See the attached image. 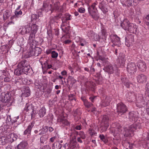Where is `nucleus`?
<instances>
[{
  "mask_svg": "<svg viewBox=\"0 0 149 149\" xmlns=\"http://www.w3.org/2000/svg\"><path fill=\"white\" fill-rule=\"evenodd\" d=\"M126 96L127 100L130 102L134 101L136 100L137 105L140 107H145V102L149 99V96L145 95L144 96L142 94H139L136 98L134 94L130 92L127 93Z\"/></svg>",
  "mask_w": 149,
  "mask_h": 149,
  "instance_id": "f257e3e1",
  "label": "nucleus"
},
{
  "mask_svg": "<svg viewBox=\"0 0 149 149\" xmlns=\"http://www.w3.org/2000/svg\"><path fill=\"white\" fill-rule=\"evenodd\" d=\"M120 26L124 30L130 33H136L137 26L135 24L130 23L127 19H125L120 23Z\"/></svg>",
  "mask_w": 149,
  "mask_h": 149,
  "instance_id": "f03ea898",
  "label": "nucleus"
},
{
  "mask_svg": "<svg viewBox=\"0 0 149 149\" xmlns=\"http://www.w3.org/2000/svg\"><path fill=\"white\" fill-rule=\"evenodd\" d=\"M0 102L1 104H4L8 107L11 105L12 100L11 93L2 92L0 95Z\"/></svg>",
  "mask_w": 149,
  "mask_h": 149,
  "instance_id": "7ed1b4c3",
  "label": "nucleus"
},
{
  "mask_svg": "<svg viewBox=\"0 0 149 149\" xmlns=\"http://www.w3.org/2000/svg\"><path fill=\"white\" fill-rule=\"evenodd\" d=\"M139 128V125L136 124H134L129 127L128 129L125 128L124 129L123 134L125 137L132 136L135 130Z\"/></svg>",
  "mask_w": 149,
  "mask_h": 149,
  "instance_id": "20e7f679",
  "label": "nucleus"
},
{
  "mask_svg": "<svg viewBox=\"0 0 149 149\" xmlns=\"http://www.w3.org/2000/svg\"><path fill=\"white\" fill-rule=\"evenodd\" d=\"M97 2H95L93 3L91 6L88 8L89 13L92 17L95 20H97L99 18L97 14V10L95 6L97 4Z\"/></svg>",
  "mask_w": 149,
  "mask_h": 149,
  "instance_id": "39448f33",
  "label": "nucleus"
},
{
  "mask_svg": "<svg viewBox=\"0 0 149 149\" xmlns=\"http://www.w3.org/2000/svg\"><path fill=\"white\" fill-rule=\"evenodd\" d=\"M111 39L113 44L112 46L114 47L115 46L120 47L121 42L120 38L116 35H112L111 36Z\"/></svg>",
  "mask_w": 149,
  "mask_h": 149,
  "instance_id": "423d86ee",
  "label": "nucleus"
},
{
  "mask_svg": "<svg viewBox=\"0 0 149 149\" xmlns=\"http://www.w3.org/2000/svg\"><path fill=\"white\" fill-rule=\"evenodd\" d=\"M117 112L118 114L122 115L127 111V108L125 105L123 103H119L117 105Z\"/></svg>",
  "mask_w": 149,
  "mask_h": 149,
  "instance_id": "0eeeda50",
  "label": "nucleus"
},
{
  "mask_svg": "<svg viewBox=\"0 0 149 149\" xmlns=\"http://www.w3.org/2000/svg\"><path fill=\"white\" fill-rule=\"evenodd\" d=\"M127 72L131 74H134L137 70L136 66L134 63L131 62L129 63L127 67Z\"/></svg>",
  "mask_w": 149,
  "mask_h": 149,
  "instance_id": "6e6552de",
  "label": "nucleus"
},
{
  "mask_svg": "<svg viewBox=\"0 0 149 149\" xmlns=\"http://www.w3.org/2000/svg\"><path fill=\"white\" fill-rule=\"evenodd\" d=\"M67 143L63 140H61L60 142L56 141L53 144L52 149H61L62 146L65 148Z\"/></svg>",
  "mask_w": 149,
  "mask_h": 149,
  "instance_id": "1a4fd4ad",
  "label": "nucleus"
},
{
  "mask_svg": "<svg viewBox=\"0 0 149 149\" xmlns=\"http://www.w3.org/2000/svg\"><path fill=\"white\" fill-rule=\"evenodd\" d=\"M35 47H33L32 50H31L30 52V55L31 56H37L40 54H41L42 49L41 48L38 47H36L34 46Z\"/></svg>",
  "mask_w": 149,
  "mask_h": 149,
  "instance_id": "9d476101",
  "label": "nucleus"
},
{
  "mask_svg": "<svg viewBox=\"0 0 149 149\" xmlns=\"http://www.w3.org/2000/svg\"><path fill=\"white\" fill-rule=\"evenodd\" d=\"M52 6L51 4H49L48 1H45L43 3L42 8H41L43 10L47 12L50 11V13H52Z\"/></svg>",
  "mask_w": 149,
  "mask_h": 149,
  "instance_id": "9b49d317",
  "label": "nucleus"
},
{
  "mask_svg": "<svg viewBox=\"0 0 149 149\" xmlns=\"http://www.w3.org/2000/svg\"><path fill=\"white\" fill-rule=\"evenodd\" d=\"M137 66L139 70L142 72L145 71L146 69V64L144 61H139L137 63Z\"/></svg>",
  "mask_w": 149,
  "mask_h": 149,
  "instance_id": "f8f14e48",
  "label": "nucleus"
},
{
  "mask_svg": "<svg viewBox=\"0 0 149 149\" xmlns=\"http://www.w3.org/2000/svg\"><path fill=\"white\" fill-rule=\"evenodd\" d=\"M99 7L104 13L108 12L107 5L103 1L100 3Z\"/></svg>",
  "mask_w": 149,
  "mask_h": 149,
  "instance_id": "ddd939ff",
  "label": "nucleus"
},
{
  "mask_svg": "<svg viewBox=\"0 0 149 149\" xmlns=\"http://www.w3.org/2000/svg\"><path fill=\"white\" fill-rule=\"evenodd\" d=\"M125 45L128 47L130 43H132L134 41V36L132 34H130L125 37Z\"/></svg>",
  "mask_w": 149,
  "mask_h": 149,
  "instance_id": "4468645a",
  "label": "nucleus"
},
{
  "mask_svg": "<svg viewBox=\"0 0 149 149\" xmlns=\"http://www.w3.org/2000/svg\"><path fill=\"white\" fill-rule=\"evenodd\" d=\"M137 81L140 83H145L147 81V78L144 74H141L138 75L136 77Z\"/></svg>",
  "mask_w": 149,
  "mask_h": 149,
  "instance_id": "2eb2a0df",
  "label": "nucleus"
},
{
  "mask_svg": "<svg viewBox=\"0 0 149 149\" xmlns=\"http://www.w3.org/2000/svg\"><path fill=\"white\" fill-rule=\"evenodd\" d=\"M24 110L26 111L27 112L29 111H31V117H33L34 116L36 112H35V113H34L35 111L33 110V109L29 104H26L24 108Z\"/></svg>",
  "mask_w": 149,
  "mask_h": 149,
  "instance_id": "dca6fc26",
  "label": "nucleus"
},
{
  "mask_svg": "<svg viewBox=\"0 0 149 149\" xmlns=\"http://www.w3.org/2000/svg\"><path fill=\"white\" fill-rule=\"evenodd\" d=\"M28 144L26 141H22L17 146L15 149H27Z\"/></svg>",
  "mask_w": 149,
  "mask_h": 149,
  "instance_id": "f3484780",
  "label": "nucleus"
},
{
  "mask_svg": "<svg viewBox=\"0 0 149 149\" xmlns=\"http://www.w3.org/2000/svg\"><path fill=\"white\" fill-rule=\"evenodd\" d=\"M17 136L16 134L14 133H11L7 136V138L8 141L12 142L17 140Z\"/></svg>",
  "mask_w": 149,
  "mask_h": 149,
  "instance_id": "a211bd4d",
  "label": "nucleus"
},
{
  "mask_svg": "<svg viewBox=\"0 0 149 149\" xmlns=\"http://www.w3.org/2000/svg\"><path fill=\"white\" fill-rule=\"evenodd\" d=\"M118 71L117 68L116 67H113L112 65H109L107 66L106 68V71L109 73H113L114 71Z\"/></svg>",
  "mask_w": 149,
  "mask_h": 149,
  "instance_id": "6ab92c4d",
  "label": "nucleus"
},
{
  "mask_svg": "<svg viewBox=\"0 0 149 149\" xmlns=\"http://www.w3.org/2000/svg\"><path fill=\"white\" fill-rule=\"evenodd\" d=\"M34 124L35 122H32L28 126L27 129L24 131V134L26 135L30 134L31 133V130L33 127Z\"/></svg>",
  "mask_w": 149,
  "mask_h": 149,
  "instance_id": "aec40b11",
  "label": "nucleus"
},
{
  "mask_svg": "<svg viewBox=\"0 0 149 149\" xmlns=\"http://www.w3.org/2000/svg\"><path fill=\"white\" fill-rule=\"evenodd\" d=\"M30 95V91L29 87H25L23 89L22 95L25 97H28Z\"/></svg>",
  "mask_w": 149,
  "mask_h": 149,
  "instance_id": "412c9836",
  "label": "nucleus"
},
{
  "mask_svg": "<svg viewBox=\"0 0 149 149\" xmlns=\"http://www.w3.org/2000/svg\"><path fill=\"white\" fill-rule=\"evenodd\" d=\"M23 70L29 65V62L26 60L22 61L18 64Z\"/></svg>",
  "mask_w": 149,
  "mask_h": 149,
  "instance_id": "4be33fe9",
  "label": "nucleus"
},
{
  "mask_svg": "<svg viewBox=\"0 0 149 149\" xmlns=\"http://www.w3.org/2000/svg\"><path fill=\"white\" fill-rule=\"evenodd\" d=\"M119 59V63L120 66H123L126 61L125 54H120Z\"/></svg>",
  "mask_w": 149,
  "mask_h": 149,
  "instance_id": "5701e85b",
  "label": "nucleus"
},
{
  "mask_svg": "<svg viewBox=\"0 0 149 149\" xmlns=\"http://www.w3.org/2000/svg\"><path fill=\"white\" fill-rule=\"evenodd\" d=\"M32 29L31 26H24L22 28V33L23 34L29 33L30 32H31Z\"/></svg>",
  "mask_w": 149,
  "mask_h": 149,
  "instance_id": "b1692460",
  "label": "nucleus"
},
{
  "mask_svg": "<svg viewBox=\"0 0 149 149\" xmlns=\"http://www.w3.org/2000/svg\"><path fill=\"white\" fill-rule=\"evenodd\" d=\"M109 118L107 115H104L102 117V124H108L109 125Z\"/></svg>",
  "mask_w": 149,
  "mask_h": 149,
  "instance_id": "393cba45",
  "label": "nucleus"
},
{
  "mask_svg": "<svg viewBox=\"0 0 149 149\" xmlns=\"http://www.w3.org/2000/svg\"><path fill=\"white\" fill-rule=\"evenodd\" d=\"M23 70L24 72V74H26L27 75L29 74H30L31 73L32 74V72H33V70L32 68L31 67L30 64L29 65L23 69Z\"/></svg>",
  "mask_w": 149,
  "mask_h": 149,
  "instance_id": "a878e982",
  "label": "nucleus"
},
{
  "mask_svg": "<svg viewBox=\"0 0 149 149\" xmlns=\"http://www.w3.org/2000/svg\"><path fill=\"white\" fill-rule=\"evenodd\" d=\"M14 73L17 75H20L24 74L23 70L19 66L17 65V68L15 70Z\"/></svg>",
  "mask_w": 149,
  "mask_h": 149,
  "instance_id": "bb28decb",
  "label": "nucleus"
},
{
  "mask_svg": "<svg viewBox=\"0 0 149 149\" xmlns=\"http://www.w3.org/2000/svg\"><path fill=\"white\" fill-rule=\"evenodd\" d=\"M71 15L70 14L66 13L65 15V16L62 17L61 21L63 23H65L67 21L71 20Z\"/></svg>",
  "mask_w": 149,
  "mask_h": 149,
  "instance_id": "cd10ccee",
  "label": "nucleus"
},
{
  "mask_svg": "<svg viewBox=\"0 0 149 149\" xmlns=\"http://www.w3.org/2000/svg\"><path fill=\"white\" fill-rule=\"evenodd\" d=\"M136 117V112L132 111L129 113V118L130 120L135 121Z\"/></svg>",
  "mask_w": 149,
  "mask_h": 149,
  "instance_id": "c85d7f7f",
  "label": "nucleus"
},
{
  "mask_svg": "<svg viewBox=\"0 0 149 149\" xmlns=\"http://www.w3.org/2000/svg\"><path fill=\"white\" fill-rule=\"evenodd\" d=\"M32 29L31 32L34 33H36L38 29V26L34 22L32 23V24L31 26Z\"/></svg>",
  "mask_w": 149,
  "mask_h": 149,
  "instance_id": "c756f323",
  "label": "nucleus"
},
{
  "mask_svg": "<svg viewBox=\"0 0 149 149\" xmlns=\"http://www.w3.org/2000/svg\"><path fill=\"white\" fill-rule=\"evenodd\" d=\"M121 80L123 84L127 88H129L131 84L127 78L124 77Z\"/></svg>",
  "mask_w": 149,
  "mask_h": 149,
  "instance_id": "7c9ffc66",
  "label": "nucleus"
},
{
  "mask_svg": "<svg viewBox=\"0 0 149 149\" xmlns=\"http://www.w3.org/2000/svg\"><path fill=\"white\" fill-rule=\"evenodd\" d=\"M46 113V109L44 107H42L39 111L38 114L39 116L41 117H43L45 114Z\"/></svg>",
  "mask_w": 149,
  "mask_h": 149,
  "instance_id": "2f4dec72",
  "label": "nucleus"
},
{
  "mask_svg": "<svg viewBox=\"0 0 149 149\" xmlns=\"http://www.w3.org/2000/svg\"><path fill=\"white\" fill-rule=\"evenodd\" d=\"M7 138L4 136L0 137V145H4L8 141Z\"/></svg>",
  "mask_w": 149,
  "mask_h": 149,
  "instance_id": "473e14b6",
  "label": "nucleus"
},
{
  "mask_svg": "<svg viewBox=\"0 0 149 149\" xmlns=\"http://www.w3.org/2000/svg\"><path fill=\"white\" fill-rule=\"evenodd\" d=\"M60 5V3L58 1H56L55 2V3H54V8H53L52 9V11L54 10L59 11Z\"/></svg>",
  "mask_w": 149,
  "mask_h": 149,
  "instance_id": "72a5a7b5",
  "label": "nucleus"
},
{
  "mask_svg": "<svg viewBox=\"0 0 149 149\" xmlns=\"http://www.w3.org/2000/svg\"><path fill=\"white\" fill-rule=\"evenodd\" d=\"M67 81L68 83L70 82L71 84H73L76 82V81L72 77L69 76L68 77Z\"/></svg>",
  "mask_w": 149,
  "mask_h": 149,
  "instance_id": "f704fd0d",
  "label": "nucleus"
},
{
  "mask_svg": "<svg viewBox=\"0 0 149 149\" xmlns=\"http://www.w3.org/2000/svg\"><path fill=\"white\" fill-rule=\"evenodd\" d=\"M20 80H21L22 83L24 84H27V79L25 78H22L21 79L20 78H17V80H16V82H20Z\"/></svg>",
  "mask_w": 149,
  "mask_h": 149,
  "instance_id": "c9c22d12",
  "label": "nucleus"
},
{
  "mask_svg": "<svg viewBox=\"0 0 149 149\" xmlns=\"http://www.w3.org/2000/svg\"><path fill=\"white\" fill-rule=\"evenodd\" d=\"M110 100L108 98L106 97L105 99L102 101V105L104 107H106L109 104Z\"/></svg>",
  "mask_w": 149,
  "mask_h": 149,
  "instance_id": "e433bc0d",
  "label": "nucleus"
},
{
  "mask_svg": "<svg viewBox=\"0 0 149 149\" xmlns=\"http://www.w3.org/2000/svg\"><path fill=\"white\" fill-rule=\"evenodd\" d=\"M47 128H48V126H45L44 127L42 128L40 130L41 132H40L39 134L40 135H41L46 134L48 131V129H47Z\"/></svg>",
  "mask_w": 149,
  "mask_h": 149,
  "instance_id": "4c0bfd02",
  "label": "nucleus"
},
{
  "mask_svg": "<svg viewBox=\"0 0 149 149\" xmlns=\"http://www.w3.org/2000/svg\"><path fill=\"white\" fill-rule=\"evenodd\" d=\"M10 15V13L9 10H6L3 14V17L4 19H6L8 18Z\"/></svg>",
  "mask_w": 149,
  "mask_h": 149,
  "instance_id": "58836bf2",
  "label": "nucleus"
},
{
  "mask_svg": "<svg viewBox=\"0 0 149 149\" xmlns=\"http://www.w3.org/2000/svg\"><path fill=\"white\" fill-rule=\"evenodd\" d=\"M36 34V33H31L30 34V36L28 39V41L29 42H31V41H33V40L35 38Z\"/></svg>",
  "mask_w": 149,
  "mask_h": 149,
  "instance_id": "ea45409f",
  "label": "nucleus"
},
{
  "mask_svg": "<svg viewBox=\"0 0 149 149\" xmlns=\"http://www.w3.org/2000/svg\"><path fill=\"white\" fill-rule=\"evenodd\" d=\"M75 133L77 135L79 134L80 136V137L83 139H85L86 138V136L83 132L80 131L79 132H78L76 131Z\"/></svg>",
  "mask_w": 149,
  "mask_h": 149,
  "instance_id": "a19ab883",
  "label": "nucleus"
},
{
  "mask_svg": "<svg viewBox=\"0 0 149 149\" xmlns=\"http://www.w3.org/2000/svg\"><path fill=\"white\" fill-rule=\"evenodd\" d=\"M99 137L100 139L104 143H106L108 142V140L105 138L104 136V135L100 134Z\"/></svg>",
  "mask_w": 149,
  "mask_h": 149,
  "instance_id": "79ce46f5",
  "label": "nucleus"
},
{
  "mask_svg": "<svg viewBox=\"0 0 149 149\" xmlns=\"http://www.w3.org/2000/svg\"><path fill=\"white\" fill-rule=\"evenodd\" d=\"M84 105L87 108H89L93 107V104L88 102V100L84 104Z\"/></svg>",
  "mask_w": 149,
  "mask_h": 149,
  "instance_id": "37998d69",
  "label": "nucleus"
},
{
  "mask_svg": "<svg viewBox=\"0 0 149 149\" xmlns=\"http://www.w3.org/2000/svg\"><path fill=\"white\" fill-rule=\"evenodd\" d=\"M24 39L22 38H20L18 39L17 41V43L21 47L24 45V42L23 41Z\"/></svg>",
  "mask_w": 149,
  "mask_h": 149,
  "instance_id": "c03bdc74",
  "label": "nucleus"
},
{
  "mask_svg": "<svg viewBox=\"0 0 149 149\" xmlns=\"http://www.w3.org/2000/svg\"><path fill=\"white\" fill-rule=\"evenodd\" d=\"M60 121L65 125H68L70 124L69 122L67 120L63 118L60 119Z\"/></svg>",
  "mask_w": 149,
  "mask_h": 149,
  "instance_id": "a18cd8bd",
  "label": "nucleus"
},
{
  "mask_svg": "<svg viewBox=\"0 0 149 149\" xmlns=\"http://www.w3.org/2000/svg\"><path fill=\"white\" fill-rule=\"evenodd\" d=\"M38 16L36 14H32L31 16V22H33V21L36 20L38 18Z\"/></svg>",
  "mask_w": 149,
  "mask_h": 149,
  "instance_id": "49530a36",
  "label": "nucleus"
},
{
  "mask_svg": "<svg viewBox=\"0 0 149 149\" xmlns=\"http://www.w3.org/2000/svg\"><path fill=\"white\" fill-rule=\"evenodd\" d=\"M87 35L90 38L93 39L94 36H95V33L93 32V31H90L88 32Z\"/></svg>",
  "mask_w": 149,
  "mask_h": 149,
  "instance_id": "de8ad7c7",
  "label": "nucleus"
},
{
  "mask_svg": "<svg viewBox=\"0 0 149 149\" xmlns=\"http://www.w3.org/2000/svg\"><path fill=\"white\" fill-rule=\"evenodd\" d=\"M70 28V27L69 26H67L65 27V28H62V30L64 32L68 34L69 33Z\"/></svg>",
  "mask_w": 149,
  "mask_h": 149,
  "instance_id": "09e8293b",
  "label": "nucleus"
},
{
  "mask_svg": "<svg viewBox=\"0 0 149 149\" xmlns=\"http://www.w3.org/2000/svg\"><path fill=\"white\" fill-rule=\"evenodd\" d=\"M144 22L147 26H149V14L144 18Z\"/></svg>",
  "mask_w": 149,
  "mask_h": 149,
  "instance_id": "8fccbe9b",
  "label": "nucleus"
},
{
  "mask_svg": "<svg viewBox=\"0 0 149 149\" xmlns=\"http://www.w3.org/2000/svg\"><path fill=\"white\" fill-rule=\"evenodd\" d=\"M102 126L101 127V130L102 132L106 131L109 126L108 124H103Z\"/></svg>",
  "mask_w": 149,
  "mask_h": 149,
  "instance_id": "3c124183",
  "label": "nucleus"
},
{
  "mask_svg": "<svg viewBox=\"0 0 149 149\" xmlns=\"http://www.w3.org/2000/svg\"><path fill=\"white\" fill-rule=\"evenodd\" d=\"M51 56L53 58H56L58 56V54L54 51H53L51 53Z\"/></svg>",
  "mask_w": 149,
  "mask_h": 149,
  "instance_id": "603ef678",
  "label": "nucleus"
},
{
  "mask_svg": "<svg viewBox=\"0 0 149 149\" xmlns=\"http://www.w3.org/2000/svg\"><path fill=\"white\" fill-rule=\"evenodd\" d=\"M76 144V142L75 139H72L70 141V145L71 146H73L74 147L75 145Z\"/></svg>",
  "mask_w": 149,
  "mask_h": 149,
  "instance_id": "864d4df0",
  "label": "nucleus"
},
{
  "mask_svg": "<svg viewBox=\"0 0 149 149\" xmlns=\"http://www.w3.org/2000/svg\"><path fill=\"white\" fill-rule=\"evenodd\" d=\"M48 61H45L43 64L41 63L42 69L44 70H46L47 67V65L48 64L47 63Z\"/></svg>",
  "mask_w": 149,
  "mask_h": 149,
  "instance_id": "5fc2aeb1",
  "label": "nucleus"
},
{
  "mask_svg": "<svg viewBox=\"0 0 149 149\" xmlns=\"http://www.w3.org/2000/svg\"><path fill=\"white\" fill-rule=\"evenodd\" d=\"M81 113L80 112V110L78 109H76L74 112V116H76L77 115L79 116L81 114Z\"/></svg>",
  "mask_w": 149,
  "mask_h": 149,
  "instance_id": "6e6d98bb",
  "label": "nucleus"
},
{
  "mask_svg": "<svg viewBox=\"0 0 149 149\" xmlns=\"http://www.w3.org/2000/svg\"><path fill=\"white\" fill-rule=\"evenodd\" d=\"M88 132L90 135L91 136H96L97 134V133L95 132L93 130H89Z\"/></svg>",
  "mask_w": 149,
  "mask_h": 149,
  "instance_id": "4d7b16f0",
  "label": "nucleus"
},
{
  "mask_svg": "<svg viewBox=\"0 0 149 149\" xmlns=\"http://www.w3.org/2000/svg\"><path fill=\"white\" fill-rule=\"evenodd\" d=\"M62 15V13H60L59 14L57 15L56 16L53 17L55 20L57 21L60 18H61Z\"/></svg>",
  "mask_w": 149,
  "mask_h": 149,
  "instance_id": "13d9d810",
  "label": "nucleus"
},
{
  "mask_svg": "<svg viewBox=\"0 0 149 149\" xmlns=\"http://www.w3.org/2000/svg\"><path fill=\"white\" fill-rule=\"evenodd\" d=\"M49 22L50 24H55L56 23L57 24L58 22L55 20L54 18L52 17L51 18V19L49 21Z\"/></svg>",
  "mask_w": 149,
  "mask_h": 149,
  "instance_id": "bf43d9fd",
  "label": "nucleus"
},
{
  "mask_svg": "<svg viewBox=\"0 0 149 149\" xmlns=\"http://www.w3.org/2000/svg\"><path fill=\"white\" fill-rule=\"evenodd\" d=\"M74 95L73 94H71L69 95L68 97L69 98V99L70 101H72L73 100H74L76 101V99L74 98Z\"/></svg>",
  "mask_w": 149,
  "mask_h": 149,
  "instance_id": "052dcab7",
  "label": "nucleus"
},
{
  "mask_svg": "<svg viewBox=\"0 0 149 149\" xmlns=\"http://www.w3.org/2000/svg\"><path fill=\"white\" fill-rule=\"evenodd\" d=\"M15 15L17 17V16H19L22 15V12L21 10H15Z\"/></svg>",
  "mask_w": 149,
  "mask_h": 149,
  "instance_id": "680f3d73",
  "label": "nucleus"
},
{
  "mask_svg": "<svg viewBox=\"0 0 149 149\" xmlns=\"http://www.w3.org/2000/svg\"><path fill=\"white\" fill-rule=\"evenodd\" d=\"M93 39H94V40L95 41H98L100 40V36L98 35L95 34V36H94Z\"/></svg>",
  "mask_w": 149,
  "mask_h": 149,
  "instance_id": "e2e57ef3",
  "label": "nucleus"
},
{
  "mask_svg": "<svg viewBox=\"0 0 149 149\" xmlns=\"http://www.w3.org/2000/svg\"><path fill=\"white\" fill-rule=\"evenodd\" d=\"M78 11L81 13H83L85 12V9L83 8H79Z\"/></svg>",
  "mask_w": 149,
  "mask_h": 149,
  "instance_id": "0e129e2a",
  "label": "nucleus"
},
{
  "mask_svg": "<svg viewBox=\"0 0 149 149\" xmlns=\"http://www.w3.org/2000/svg\"><path fill=\"white\" fill-rule=\"evenodd\" d=\"M101 31L102 35L105 36L106 35L107 32L105 29H103L101 30Z\"/></svg>",
  "mask_w": 149,
  "mask_h": 149,
  "instance_id": "69168bd1",
  "label": "nucleus"
},
{
  "mask_svg": "<svg viewBox=\"0 0 149 149\" xmlns=\"http://www.w3.org/2000/svg\"><path fill=\"white\" fill-rule=\"evenodd\" d=\"M11 118L10 116H7L6 120V122L7 123L8 122H9L10 121H11Z\"/></svg>",
  "mask_w": 149,
  "mask_h": 149,
  "instance_id": "338daca9",
  "label": "nucleus"
},
{
  "mask_svg": "<svg viewBox=\"0 0 149 149\" xmlns=\"http://www.w3.org/2000/svg\"><path fill=\"white\" fill-rule=\"evenodd\" d=\"M45 141V139L44 138L43 136H41L40 138V141L41 143H44V142Z\"/></svg>",
  "mask_w": 149,
  "mask_h": 149,
  "instance_id": "774afa93",
  "label": "nucleus"
}]
</instances>
